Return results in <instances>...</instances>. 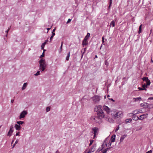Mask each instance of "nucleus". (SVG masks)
I'll return each mask as SVG.
<instances>
[{"mask_svg":"<svg viewBox=\"0 0 153 153\" xmlns=\"http://www.w3.org/2000/svg\"><path fill=\"white\" fill-rule=\"evenodd\" d=\"M93 142H94V140H91L90 141V143H89V146H91L93 143Z\"/></svg>","mask_w":153,"mask_h":153,"instance_id":"46","label":"nucleus"},{"mask_svg":"<svg viewBox=\"0 0 153 153\" xmlns=\"http://www.w3.org/2000/svg\"><path fill=\"white\" fill-rule=\"evenodd\" d=\"M105 147H103V149H102V153H106L108 150H112V149H111V148H104Z\"/></svg>","mask_w":153,"mask_h":153,"instance_id":"12","label":"nucleus"},{"mask_svg":"<svg viewBox=\"0 0 153 153\" xmlns=\"http://www.w3.org/2000/svg\"><path fill=\"white\" fill-rule=\"evenodd\" d=\"M51 29V28H47V30H48L47 33H48V30Z\"/></svg>","mask_w":153,"mask_h":153,"instance_id":"62","label":"nucleus"},{"mask_svg":"<svg viewBox=\"0 0 153 153\" xmlns=\"http://www.w3.org/2000/svg\"><path fill=\"white\" fill-rule=\"evenodd\" d=\"M88 44V41H86L83 40L82 42V45L83 47L87 45Z\"/></svg>","mask_w":153,"mask_h":153,"instance_id":"21","label":"nucleus"},{"mask_svg":"<svg viewBox=\"0 0 153 153\" xmlns=\"http://www.w3.org/2000/svg\"><path fill=\"white\" fill-rule=\"evenodd\" d=\"M111 142H110V141H109V142H108L106 143H104V145H105V146L107 147V148H111V149H112V150L113 149V147L111 146Z\"/></svg>","mask_w":153,"mask_h":153,"instance_id":"11","label":"nucleus"},{"mask_svg":"<svg viewBox=\"0 0 153 153\" xmlns=\"http://www.w3.org/2000/svg\"><path fill=\"white\" fill-rule=\"evenodd\" d=\"M105 64L106 65H108V63L106 60L105 61Z\"/></svg>","mask_w":153,"mask_h":153,"instance_id":"61","label":"nucleus"},{"mask_svg":"<svg viewBox=\"0 0 153 153\" xmlns=\"http://www.w3.org/2000/svg\"><path fill=\"white\" fill-rule=\"evenodd\" d=\"M71 19H68L67 22H66V23L67 24H68V23H69V22H71Z\"/></svg>","mask_w":153,"mask_h":153,"instance_id":"50","label":"nucleus"},{"mask_svg":"<svg viewBox=\"0 0 153 153\" xmlns=\"http://www.w3.org/2000/svg\"><path fill=\"white\" fill-rule=\"evenodd\" d=\"M50 108L49 107H47L46 108V111L47 112H48L50 111Z\"/></svg>","mask_w":153,"mask_h":153,"instance_id":"43","label":"nucleus"},{"mask_svg":"<svg viewBox=\"0 0 153 153\" xmlns=\"http://www.w3.org/2000/svg\"><path fill=\"white\" fill-rule=\"evenodd\" d=\"M147 108H153V104H148Z\"/></svg>","mask_w":153,"mask_h":153,"instance_id":"35","label":"nucleus"},{"mask_svg":"<svg viewBox=\"0 0 153 153\" xmlns=\"http://www.w3.org/2000/svg\"><path fill=\"white\" fill-rule=\"evenodd\" d=\"M148 104L145 102H143L140 104V106L141 107H143V108H147Z\"/></svg>","mask_w":153,"mask_h":153,"instance_id":"17","label":"nucleus"},{"mask_svg":"<svg viewBox=\"0 0 153 153\" xmlns=\"http://www.w3.org/2000/svg\"><path fill=\"white\" fill-rule=\"evenodd\" d=\"M92 133L94 134V138H95L96 136L98 134V129L97 127H94L92 129Z\"/></svg>","mask_w":153,"mask_h":153,"instance_id":"7","label":"nucleus"},{"mask_svg":"<svg viewBox=\"0 0 153 153\" xmlns=\"http://www.w3.org/2000/svg\"><path fill=\"white\" fill-rule=\"evenodd\" d=\"M148 116V114L146 113L140 115L139 117L140 120H142L146 118Z\"/></svg>","mask_w":153,"mask_h":153,"instance_id":"10","label":"nucleus"},{"mask_svg":"<svg viewBox=\"0 0 153 153\" xmlns=\"http://www.w3.org/2000/svg\"><path fill=\"white\" fill-rule=\"evenodd\" d=\"M146 83L144 84L143 85H144L145 87L146 88H147L150 84V80L149 79L147 80V81H146Z\"/></svg>","mask_w":153,"mask_h":153,"instance_id":"13","label":"nucleus"},{"mask_svg":"<svg viewBox=\"0 0 153 153\" xmlns=\"http://www.w3.org/2000/svg\"><path fill=\"white\" fill-rule=\"evenodd\" d=\"M13 102H14V100H11V103H13Z\"/></svg>","mask_w":153,"mask_h":153,"instance_id":"63","label":"nucleus"},{"mask_svg":"<svg viewBox=\"0 0 153 153\" xmlns=\"http://www.w3.org/2000/svg\"><path fill=\"white\" fill-rule=\"evenodd\" d=\"M18 141H19L17 139V140H16L14 144L13 145V148L14 147V146H15V145L16 144H17L18 143Z\"/></svg>","mask_w":153,"mask_h":153,"instance_id":"41","label":"nucleus"},{"mask_svg":"<svg viewBox=\"0 0 153 153\" xmlns=\"http://www.w3.org/2000/svg\"><path fill=\"white\" fill-rule=\"evenodd\" d=\"M102 106L101 105H96L95 106L94 108V111L95 112H98V111H99L100 110H102L101 108Z\"/></svg>","mask_w":153,"mask_h":153,"instance_id":"8","label":"nucleus"},{"mask_svg":"<svg viewBox=\"0 0 153 153\" xmlns=\"http://www.w3.org/2000/svg\"><path fill=\"white\" fill-rule=\"evenodd\" d=\"M27 114V111L24 110L21 112L19 116V118L21 119L22 118H24L26 115Z\"/></svg>","mask_w":153,"mask_h":153,"instance_id":"4","label":"nucleus"},{"mask_svg":"<svg viewBox=\"0 0 153 153\" xmlns=\"http://www.w3.org/2000/svg\"><path fill=\"white\" fill-rule=\"evenodd\" d=\"M16 123L19 125H21L24 123V122L23 121H17Z\"/></svg>","mask_w":153,"mask_h":153,"instance_id":"34","label":"nucleus"},{"mask_svg":"<svg viewBox=\"0 0 153 153\" xmlns=\"http://www.w3.org/2000/svg\"><path fill=\"white\" fill-rule=\"evenodd\" d=\"M141 98L140 97H139L137 98H134L133 99V100L134 102H136L137 101H140L141 100Z\"/></svg>","mask_w":153,"mask_h":153,"instance_id":"19","label":"nucleus"},{"mask_svg":"<svg viewBox=\"0 0 153 153\" xmlns=\"http://www.w3.org/2000/svg\"><path fill=\"white\" fill-rule=\"evenodd\" d=\"M103 109L106 111L108 113H109L110 112V109L109 108L106 106H104L103 107Z\"/></svg>","mask_w":153,"mask_h":153,"instance_id":"14","label":"nucleus"},{"mask_svg":"<svg viewBox=\"0 0 153 153\" xmlns=\"http://www.w3.org/2000/svg\"><path fill=\"white\" fill-rule=\"evenodd\" d=\"M105 119L106 121L109 122L110 123H113L114 122V120L113 119L108 116L105 117Z\"/></svg>","mask_w":153,"mask_h":153,"instance_id":"9","label":"nucleus"},{"mask_svg":"<svg viewBox=\"0 0 153 153\" xmlns=\"http://www.w3.org/2000/svg\"><path fill=\"white\" fill-rule=\"evenodd\" d=\"M44 55H45V53L44 52V51H43V52L42 53V55H41L40 56V58H41L43 57H44Z\"/></svg>","mask_w":153,"mask_h":153,"instance_id":"45","label":"nucleus"},{"mask_svg":"<svg viewBox=\"0 0 153 153\" xmlns=\"http://www.w3.org/2000/svg\"><path fill=\"white\" fill-rule=\"evenodd\" d=\"M15 127L17 130H20L21 127L20 125L18 124H15Z\"/></svg>","mask_w":153,"mask_h":153,"instance_id":"26","label":"nucleus"},{"mask_svg":"<svg viewBox=\"0 0 153 153\" xmlns=\"http://www.w3.org/2000/svg\"><path fill=\"white\" fill-rule=\"evenodd\" d=\"M96 145L93 146H92V148L88 150V151L89 153H91L94 152L95 150Z\"/></svg>","mask_w":153,"mask_h":153,"instance_id":"16","label":"nucleus"},{"mask_svg":"<svg viewBox=\"0 0 153 153\" xmlns=\"http://www.w3.org/2000/svg\"><path fill=\"white\" fill-rule=\"evenodd\" d=\"M88 38L87 37V36H85L83 40L88 41Z\"/></svg>","mask_w":153,"mask_h":153,"instance_id":"52","label":"nucleus"},{"mask_svg":"<svg viewBox=\"0 0 153 153\" xmlns=\"http://www.w3.org/2000/svg\"><path fill=\"white\" fill-rule=\"evenodd\" d=\"M91 99L95 102H97L100 100V97L98 95H95L91 97Z\"/></svg>","mask_w":153,"mask_h":153,"instance_id":"5","label":"nucleus"},{"mask_svg":"<svg viewBox=\"0 0 153 153\" xmlns=\"http://www.w3.org/2000/svg\"><path fill=\"white\" fill-rule=\"evenodd\" d=\"M97 117H99V118L102 119L103 118H104L105 117L104 113L102 110H100L97 113Z\"/></svg>","mask_w":153,"mask_h":153,"instance_id":"3","label":"nucleus"},{"mask_svg":"<svg viewBox=\"0 0 153 153\" xmlns=\"http://www.w3.org/2000/svg\"><path fill=\"white\" fill-rule=\"evenodd\" d=\"M145 88H146V87H145L144 85H143V86H142V88L138 87V89L140 90H146V89Z\"/></svg>","mask_w":153,"mask_h":153,"instance_id":"29","label":"nucleus"},{"mask_svg":"<svg viewBox=\"0 0 153 153\" xmlns=\"http://www.w3.org/2000/svg\"><path fill=\"white\" fill-rule=\"evenodd\" d=\"M103 147H105V145H104V143H103V144L102 145L101 147L99 148L98 149L97 151L96 152H99L101 151H102V149H103Z\"/></svg>","mask_w":153,"mask_h":153,"instance_id":"22","label":"nucleus"},{"mask_svg":"<svg viewBox=\"0 0 153 153\" xmlns=\"http://www.w3.org/2000/svg\"><path fill=\"white\" fill-rule=\"evenodd\" d=\"M102 43H103L104 42V36H103L102 37Z\"/></svg>","mask_w":153,"mask_h":153,"instance_id":"51","label":"nucleus"},{"mask_svg":"<svg viewBox=\"0 0 153 153\" xmlns=\"http://www.w3.org/2000/svg\"><path fill=\"white\" fill-rule=\"evenodd\" d=\"M55 153H59V152L58 151H57Z\"/></svg>","mask_w":153,"mask_h":153,"instance_id":"64","label":"nucleus"},{"mask_svg":"<svg viewBox=\"0 0 153 153\" xmlns=\"http://www.w3.org/2000/svg\"><path fill=\"white\" fill-rule=\"evenodd\" d=\"M13 125H11L10 126V130H13Z\"/></svg>","mask_w":153,"mask_h":153,"instance_id":"44","label":"nucleus"},{"mask_svg":"<svg viewBox=\"0 0 153 153\" xmlns=\"http://www.w3.org/2000/svg\"><path fill=\"white\" fill-rule=\"evenodd\" d=\"M112 3V0H110V2L109 4V7H110L111 6V4Z\"/></svg>","mask_w":153,"mask_h":153,"instance_id":"42","label":"nucleus"},{"mask_svg":"<svg viewBox=\"0 0 153 153\" xmlns=\"http://www.w3.org/2000/svg\"><path fill=\"white\" fill-rule=\"evenodd\" d=\"M103 147H105V145H104V143H103V144L102 145L101 147L99 148L98 149L97 151L96 152H99L101 151H102V149H103Z\"/></svg>","mask_w":153,"mask_h":153,"instance_id":"23","label":"nucleus"},{"mask_svg":"<svg viewBox=\"0 0 153 153\" xmlns=\"http://www.w3.org/2000/svg\"><path fill=\"white\" fill-rule=\"evenodd\" d=\"M116 137V135L113 134L111 137L110 140H109L111 142H113L115 141Z\"/></svg>","mask_w":153,"mask_h":153,"instance_id":"18","label":"nucleus"},{"mask_svg":"<svg viewBox=\"0 0 153 153\" xmlns=\"http://www.w3.org/2000/svg\"><path fill=\"white\" fill-rule=\"evenodd\" d=\"M90 33H88L85 36H87V37L88 38H89V37H90Z\"/></svg>","mask_w":153,"mask_h":153,"instance_id":"48","label":"nucleus"},{"mask_svg":"<svg viewBox=\"0 0 153 153\" xmlns=\"http://www.w3.org/2000/svg\"><path fill=\"white\" fill-rule=\"evenodd\" d=\"M83 153H89L88 151H85Z\"/></svg>","mask_w":153,"mask_h":153,"instance_id":"60","label":"nucleus"},{"mask_svg":"<svg viewBox=\"0 0 153 153\" xmlns=\"http://www.w3.org/2000/svg\"><path fill=\"white\" fill-rule=\"evenodd\" d=\"M55 35V33H53V34H52V35L50 37V42H51L52 39L53 38V36Z\"/></svg>","mask_w":153,"mask_h":153,"instance_id":"33","label":"nucleus"},{"mask_svg":"<svg viewBox=\"0 0 153 153\" xmlns=\"http://www.w3.org/2000/svg\"><path fill=\"white\" fill-rule=\"evenodd\" d=\"M142 25H141L139 27V31H138V33H141V28H142Z\"/></svg>","mask_w":153,"mask_h":153,"instance_id":"37","label":"nucleus"},{"mask_svg":"<svg viewBox=\"0 0 153 153\" xmlns=\"http://www.w3.org/2000/svg\"><path fill=\"white\" fill-rule=\"evenodd\" d=\"M19 133H20V132H17L16 134V136H19Z\"/></svg>","mask_w":153,"mask_h":153,"instance_id":"56","label":"nucleus"},{"mask_svg":"<svg viewBox=\"0 0 153 153\" xmlns=\"http://www.w3.org/2000/svg\"><path fill=\"white\" fill-rule=\"evenodd\" d=\"M148 100H153V97H150L148 98Z\"/></svg>","mask_w":153,"mask_h":153,"instance_id":"57","label":"nucleus"},{"mask_svg":"<svg viewBox=\"0 0 153 153\" xmlns=\"http://www.w3.org/2000/svg\"><path fill=\"white\" fill-rule=\"evenodd\" d=\"M109 138L108 137L106 138H105V140H104L103 143L104 144V143H106L108 142L109 140Z\"/></svg>","mask_w":153,"mask_h":153,"instance_id":"38","label":"nucleus"},{"mask_svg":"<svg viewBox=\"0 0 153 153\" xmlns=\"http://www.w3.org/2000/svg\"><path fill=\"white\" fill-rule=\"evenodd\" d=\"M40 75V71H38L37 72L34 74V75L36 76H38Z\"/></svg>","mask_w":153,"mask_h":153,"instance_id":"40","label":"nucleus"},{"mask_svg":"<svg viewBox=\"0 0 153 153\" xmlns=\"http://www.w3.org/2000/svg\"><path fill=\"white\" fill-rule=\"evenodd\" d=\"M13 131V130H9V131L7 134V136H10L12 135Z\"/></svg>","mask_w":153,"mask_h":153,"instance_id":"28","label":"nucleus"},{"mask_svg":"<svg viewBox=\"0 0 153 153\" xmlns=\"http://www.w3.org/2000/svg\"><path fill=\"white\" fill-rule=\"evenodd\" d=\"M146 153H152V150L146 152Z\"/></svg>","mask_w":153,"mask_h":153,"instance_id":"53","label":"nucleus"},{"mask_svg":"<svg viewBox=\"0 0 153 153\" xmlns=\"http://www.w3.org/2000/svg\"><path fill=\"white\" fill-rule=\"evenodd\" d=\"M108 99L109 100H111L113 102H114V100L112 98H108Z\"/></svg>","mask_w":153,"mask_h":153,"instance_id":"55","label":"nucleus"},{"mask_svg":"<svg viewBox=\"0 0 153 153\" xmlns=\"http://www.w3.org/2000/svg\"><path fill=\"white\" fill-rule=\"evenodd\" d=\"M119 126H118L115 130V132H117L119 129Z\"/></svg>","mask_w":153,"mask_h":153,"instance_id":"49","label":"nucleus"},{"mask_svg":"<svg viewBox=\"0 0 153 153\" xmlns=\"http://www.w3.org/2000/svg\"><path fill=\"white\" fill-rule=\"evenodd\" d=\"M70 56V53L69 52L68 53L66 57V59L68 61L69 60Z\"/></svg>","mask_w":153,"mask_h":153,"instance_id":"39","label":"nucleus"},{"mask_svg":"<svg viewBox=\"0 0 153 153\" xmlns=\"http://www.w3.org/2000/svg\"><path fill=\"white\" fill-rule=\"evenodd\" d=\"M8 31H8V30H6V31H5V32H6V33H7V34H6V36H7V33H8Z\"/></svg>","mask_w":153,"mask_h":153,"instance_id":"59","label":"nucleus"},{"mask_svg":"<svg viewBox=\"0 0 153 153\" xmlns=\"http://www.w3.org/2000/svg\"><path fill=\"white\" fill-rule=\"evenodd\" d=\"M27 82L24 83L23 85V86L22 88V90H25L27 87Z\"/></svg>","mask_w":153,"mask_h":153,"instance_id":"24","label":"nucleus"},{"mask_svg":"<svg viewBox=\"0 0 153 153\" xmlns=\"http://www.w3.org/2000/svg\"><path fill=\"white\" fill-rule=\"evenodd\" d=\"M123 116L122 112L121 111H119L117 112L116 114L114 115V117L115 118H118Z\"/></svg>","mask_w":153,"mask_h":153,"instance_id":"6","label":"nucleus"},{"mask_svg":"<svg viewBox=\"0 0 153 153\" xmlns=\"http://www.w3.org/2000/svg\"><path fill=\"white\" fill-rule=\"evenodd\" d=\"M91 120L92 121L96 123L100 124L102 122V119L99 118L97 116H93L91 117Z\"/></svg>","mask_w":153,"mask_h":153,"instance_id":"2","label":"nucleus"},{"mask_svg":"<svg viewBox=\"0 0 153 153\" xmlns=\"http://www.w3.org/2000/svg\"><path fill=\"white\" fill-rule=\"evenodd\" d=\"M39 70L41 71H44L47 67L45 60L43 59H41L39 61Z\"/></svg>","mask_w":153,"mask_h":153,"instance_id":"1","label":"nucleus"},{"mask_svg":"<svg viewBox=\"0 0 153 153\" xmlns=\"http://www.w3.org/2000/svg\"><path fill=\"white\" fill-rule=\"evenodd\" d=\"M132 120L131 118H129L126 119L125 120V122L126 123H130L131 122Z\"/></svg>","mask_w":153,"mask_h":153,"instance_id":"30","label":"nucleus"},{"mask_svg":"<svg viewBox=\"0 0 153 153\" xmlns=\"http://www.w3.org/2000/svg\"><path fill=\"white\" fill-rule=\"evenodd\" d=\"M63 42H62L61 46H60V49L59 50V52L60 53H61V52H62V46L63 45Z\"/></svg>","mask_w":153,"mask_h":153,"instance_id":"32","label":"nucleus"},{"mask_svg":"<svg viewBox=\"0 0 153 153\" xmlns=\"http://www.w3.org/2000/svg\"><path fill=\"white\" fill-rule=\"evenodd\" d=\"M115 26V22L114 21H112L110 23V26H112L113 27H114Z\"/></svg>","mask_w":153,"mask_h":153,"instance_id":"31","label":"nucleus"},{"mask_svg":"<svg viewBox=\"0 0 153 153\" xmlns=\"http://www.w3.org/2000/svg\"><path fill=\"white\" fill-rule=\"evenodd\" d=\"M131 113L132 114V115H133V116L135 115L136 114L134 113V110Z\"/></svg>","mask_w":153,"mask_h":153,"instance_id":"54","label":"nucleus"},{"mask_svg":"<svg viewBox=\"0 0 153 153\" xmlns=\"http://www.w3.org/2000/svg\"><path fill=\"white\" fill-rule=\"evenodd\" d=\"M132 118L133 120H139V117H138L137 116L134 115L132 117Z\"/></svg>","mask_w":153,"mask_h":153,"instance_id":"27","label":"nucleus"},{"mask_svg":"<svg viewBox=\"0 0 153 153\" xmlns=\"http://www.w3.org/2000/svg\"><path fill=\"white\" fill-rule=\"evenodd\" d=\"M142 79L143 80V81H147V80H149V79H148V77H143V78H142Z\"/></svg>","mask_w":153,"mask_h":153,"instance_id":"36","label":"nucleus"},{"mask_svg":"<svg viewBox=\"0 0 153 153\" xmlns=\"http://www.w3.org/2000/svg\"><path fill=\"white\" fill-rule=\"evenodd\" d=\"M134 112L136 114L142 113V110L140 109H138L134 110Z\"/></svg>","mask_w":153,"mask_h":153,"instance_id":"15","label":"nucleus"},{"mask_svg":"<svg viewBox=\"0 0 153 153\" xmlns=\"http://www.w3.org/2000/svg\"><path fill=\"white\" fill-rule=\"evenodd\" d=\"M127 136L126 134H124L121 136L120 139V143H121L123 141L124 139L126 138Z\"/></svg>","mask_w":153,"mask_h":153,"instance_id":"20","label":"nucleus"},{"mask_svg":"<svg viewBox=\"0 0 153 153\" xmlns=\"http://www.w3.org/2000/svg\"><path fill=\"white\" fill-rule=\"evenodd\" d=\"M55 30V28H54L52 31V34H53V33H54V31Z\"/></svg>","mask_w":153,"mask_h":153,"instance_id":"58","label":"nucleus"},{"mask_svg":"<svg viewBox=\"0 0 153 153\" xmlns=\"http://www.w3.org/2000/svg\"><path fill=\"white\" fill-rule=\"evenodd\" d=\"M48 42V40L47 39L45 40V42H44L41 45V48L42 49H43L45 47V45L46 44V43Z\"/></svg>","mask_w":153,"mask_h":153,"instance_id":"25","label":"nucleus"},{"mask_svg":"<svg viewBox=\"0 0 153 153\" xmlns=\"http://www.w3.org/2000/svg\"><path fill=\"white\" fill-rule=\"evenodd\" d=\"M127 115L128 116L130 117H131V116H133V115H132V114L131 113L128 114H127Z\"/></svg>","mask_w":153,"mask_h":153,"instance_id":"47","label":"nucleus"}]
</instances>
